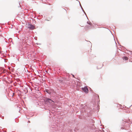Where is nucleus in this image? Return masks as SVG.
<instances>
[{
  "label": "nucleus",
  "mask_w": 132,
  "mask_h": 132,
  "mask_svg": "<svg viewBox=\"0 0 132 132\" xmlns=\"http://www.w3.org/2000/svg\"><path fill=\"white\" fill-rule=\"evenodd\" d=\"M26 27L30 29L31 30H33L35 28V27L33 25L29 23L26 24Z\"/></svg>",
  "instance_id": "obj_1"
},
{
  "label": "nucleus",
  "mask_w": 132,
  "mask_h": 132,
  "mask_svg": "<svg viewBox=\"0 0 132 132\" xmlns=\"http://www.w3.org/2000/svg\"><path fill=\"white\" fill-rule=\"evenodd\" d=\"M82 89L85 93H88V89L86 87H85L84 88H82Z\"/></svg>",
  "instance_id": "obj_2"
},
{
  "label": "nucleus",
  "mask_w": 132,
  "mask_h": 132,
  "mask_svg": "<svg viewBox=\"0 0 132 132\" xmlns=\"http://www.w3.org/2000/svg\"><path fill=\"white\" fill-rule=\"evenodd\" d=\"M122 59L123 60H127L128 59V58L126 56H124L122 57Z\"/></svg>",
  "instance_id": "obj_3"
},
{
  "label": "nucleus",
  "mask_w": 132,
  "mask_h": 132,
  "mask_svg": "<svg viewBox=\"0 0 132 132\" xmlns=\"http://www.w3.org/2000/svg\"><path fill=\"white\" fill-rule=\"evenodd\" d=\"M52 102L53 101L51 99L49 98H48L46 99V101L47 102H50V101Z\"/></svg>",
  "instance_id": "obj_4"
},
{
  "label": "nucleus",
  "mask_w": 132,
  "mask_h": 132,
  "mask_svg": "<svg viewBox=\"0 0 132 132\" xmlns=\"http://www.w3.org/2000/svg\"><path fill=\"white\" fill-rule=\"evenodd\" d=\"M46 92L47 93H48L49 94H50L51 93V92H49V91L48 90H46Z\"/></svg>",
  "instance_id": "obj_5"
},
{
  "label": "nucleus",
  "mask_w": 132,
  "mask_h": 132,
  "mask_svg": "<svg viewBox=\"0 0 132 132\" xmlns=\"http://www.w3.org/2000/svg\"><path fill=\"white\" fill-rule=\"evenodd\" d=\"M90 52H91V49H90Z\"/></svg>",
  "instance_id": "obj_6"
},
{
  "label": "nucleus",
  "mask_w": 132,
  "mask_h": 132,
  "mask_svg": "<svg viewBox=\"0 0 132 132\" xmlns=\"http://www.w3.org/2000/svg\"><path fill=\"white\" fill-rule=\"evenodd\" d=\"M73 77H74V76L73 75Z\"/></svg>",
  "instance_id": "obj_7"
}]
</instances>
